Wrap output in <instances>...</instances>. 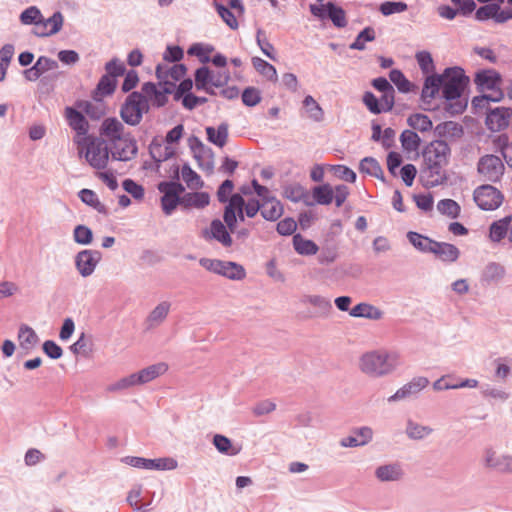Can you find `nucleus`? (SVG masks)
I'll return each mask as SVG.
<instances>
[{"label": "nucleus", "instance_id": "f257e3e1", "mask_svg": "<svg viewBox=\"0 0 512 512\" xmlns=\"http://www.w3.org/2000/svg\"><path fill=\"white\" fill-rule=\"evenodd\" d=\"M450 153L449 145L442 140H434L423 149L420 181L425 187L432 188L446 182L445 167L448 165Z\"/></svg>", "mask_w": 512, "mask_h": 512}, {"label": "nucleus", "instance_id": "f03ea898", "mask_svg": "<svg viewBox=\"0 0 512 512\" xmlns=\"http://www.w3.org/2000/svg\"><path fill=\"white\" fill-rule=\"evenodd\" d=\"M100 134L109 144L112 160L127 162L137 156L135 137L131 132L125 131L123 123L117 118H106L101 124Z\"/></svg>", "mask_w": 512, "mask_h": 512}, {"label": "nucleus", "instance_id": "7ed1b4c3", "mask_svg": "<svg viewBox=\"0 0 512 512\" xmlns=\"http://www.w3.org/2000/svg\"><path fill=\"white\" fill-rule=\"evenodd\" d=\"M402 365L403 357L397 350H372L364 353L359 359L360 371L373 378L392 375Z\"/></svg>", "mask_w": 512, "mask_h": 512}, {"label": "nucleus", "instance_id": "20e7f679", "mask_svg": "<svg viewBox=\"0 0 512 512\" xmlns=\"http://www.w3.org/2000/svg\"><path fill=\"white\" fill-rule=\"evenodd\" d=\"M442 96L449 102L445 105L444 109L451 116L458 115L464 112L467 107V102L460 100L464 92L469 78L465 75L464 70L460 67L446 68L443 73Z\"/></svg>", "mask_w": 512, "mask_h": 512}, {"label": "nucleus", "instance_id": "39448f33", "mask_svg": "<svg viewBox=\"0 0 512 512\" xmlns=\"http://www.w3.org/2000/svg\"><path fill=\"white\" fill-rule=\"evenodd\" d=\"M78 144L85 145V150L82 148L79 153L84 155L91 167L97 170L107 167L111 155L107 140L98 137H86L83 142H78Z\"/></svg>", "mask_w": 512, "mask_h": 512}, {"label": "nucleus", "instance_id": "423d86ee", "mask_svg": "<svg viewBox=\"0 0 512 512\" xmlns=\"http://www.w3.org/2000/svg\"><path fill=\"white\" fill-rule=\"evenodd\" d=\"M149 104L146 97L137 91L130 93L120 109L122 120L131 126L138 125L143 117V113L148 112Z\"/></svg>", "mask_w": 512, "mask_h": 512}, {"label": "nucleus", "instance_id": "0eeeda50", "mask_svg": "<svg viewBox=\"0 0 512 512\" xmlns=\"http://www.w3.org/2000/svg\"><path fill=\"white\" fill-rule=\"evenodd\" d=\"M163 194L161 197V206L165 215H171L178 205H181L182 194L185 191L184 186L176 181H162L157 186Z\"/></svg>", "mask_w": 512, "mask_h": 512}, {"label": "nucleus", "instance_id": "6e6552de", "mask_svg": "<svg viewBox=\"0 0 512 512\" xmlns=\"http://www.w3.org/2000/svg\"><path fill=\"white\" fill-rule=\"evenodd\" d=\"M477 206L485 211H492L500 207L503 202L502 193L492 185L486 184L475 189L473 194Z\"/></svg>", "mask_w": 512, "mask_h": 512}, {"label": "nucleus", "instance_id": "1a4fd4ad", "mask_svg": "<svg viewBox=\"0 0 512 512\" xmlns=\"http://www.w3.org/2000/svg\"><path fill=\"white\" fill-rule=\"evenodd\" d=\"M477 170L484 180L497 182L503 176L505 167L500 157L488 154L479 159Z\"/></svg>", "mask_w": 512, "mask_h": 512}, {"label": "nucleus", "instance_id": "9d476101", "mask_svg": "<svg viewBox=\"0 0 512 512\" xmlns=\"http://www.w3.org/2000/svg\"><path fill=\"white\" fill-rule=\"evenodd\" d=\"M309 9L313 16L321 20L328 17L338 28H343L347 25L344 9L332 2H328L326 5L310 4Z\"/></svg>", "mask_w": 512, "mask_h": 512}, {"label": "nucleus", "instance_id": "9b49d317", "mask_svg": "<svg viewBox=\"0 0 512 512\" xmlns=\"http://www.w3.org/2000/svg\"><path fill=\"white\" fill-rule=\"evenodd\" d=\"M101 259L102 254L98 250H81L75 255L74 258L76 270L83 278H87L95 272V269Z\"/></svg>", "mask_w": 512, "mask_h": 512}, {"label": "nucleus", "instance_id": "f8f14e48", "mask_svg": "<svg viewBox=\"0 0 512 512\" xmlns=\"http://www.w3.org/2000/svg\"><path fill=\"white\" fill-rule=\"evenodd\" d=\"M483 465L498 473L512 474V455H498L492 447H486L483 451Z\"/></svg>", "mask_w": 512, "mask_h": 512}, {"label": "nucleus", "instance_id": "ddd939ff", "mask_svg": "<svg viewBox=\"0 0 512 512\" xmlns=\"http://www.w3.org/2000/svg\"><path fill=\"white\" fill-rule=\"evenodd\" d=\"M232 233L226 224L219 219H214L210 223L208 229L202 230V237L206 241L215 240L219 242L223 247L228 248L233 244V239L230 235Z\"/></svg>", "mask_w": 512, "mask_h": 512}, {"label": "nucleus", "instance_id": "4468645a", "mask_svg": "<svg viewBox=\"0 0 512 512\" xmlns=\"http://www.w3.org/2000/svg\"><path fill=\"white\" fill-rule=\"evenodd\" d=\"M429 385V380L424 376L412 378L409 382L400 387L388 398L389 402H397L416 396Z\"/></svg>", "mask_w": 512, "mask_h": 512}, {"label": "nucleus", "instance_id": "2eb2a0df", "mask_svg": "<svg viewBox=\"0 0 512 512\" xmlns=\"http://www.w3.org/2000/svg\"><path fill=\"white\" fill-rule=\"evenodd\" d=\"M512 122V108L496 107L489 110L485 124L493 132L506 129Z\"/></svg>", "mask_w": 512, "mask_h": 512}, {"label": "nucleus", "instance_id": "dca6fc26", "mask_svg": "<svg viewBox=\"0 0 512 512\" xmlns=\"http://www.w3.org/2000/svg\"><path fill=\"white\" fill-rule=\"evenodd\" d=\"M373 430L369 426L353 428L351 434L340 440L339 444L344 448L365 446L373 439Z\"/></svg>", "mask_w": 512, "mask_h": 512}, {"label": "nucleus", "instance_id": "f3484780", "mask_svg": "<svg viewBox=\"0 0 512 512\" xmlns=\"http://www.w3.org/2000/svg\"><path fill=\"white\" fill-rule=\"evenodd\" d=\"M244 208V198L240 194L230 196L228 204L224 208L223 220L229 230L234 233L237 226V209Z\"/></svg>", "mask_w": 512, "mask_h": 512}, {"label": "nucleus", "instance_id": "a211bd4d", "mask_svg": "<svg viewBox=\"0 0 512 512\" xmlns=\"http://www.w3.org/2000/svg\"><path fill=\"white\" fill-rule=\"evenodd\" d=\"M300 302L315 307L316 310L311 315L312 317H328L333 309L331 300L321 295H304Z\"/></svg>", "mask_w": 512, "mask_h": 512}, {"label": "nucleus", "instance_id": "6ab92c4d", "mask_svg": "<svg viewBox=\"0 0 512 512\" xmlns=\"http://www.w3.org/2000/svg\"><path fill=\"white\" fill-rule=\"evenodd\" d=\"M501 75L493 69L480 70L475 75V84L480 91L495 90L501 83Z\"/></svg>", "mask_w": 512, "mask_h": 512}, {"label": "nucleus", "instance_id": "aec40b11", "mask_svg": "<svg viewBox=\"0 0 512 512\" xmlns=\"http://www.w3.org/2000/svg\"><path fill=\"white\" fill-rule=\"evenodd\" d=\"M65 116L68 124L77 135L86 136L89 131V123L81 111L73 107H66Z\"/></svg>", "mask_w": 512, "mask_h": 512}, {"label": "nucleus", "instance_id": "412c9836", "mask_svg": "<svg viewBox=\"0 0 512 512\" xmlns=\"http://www.w3.org/2000/svg\"><path fill=\"white\" fill-rule=\"evenodd\" d=\"M283 197L293 203L303 202L306 206H313L314 202L310 199L309 192L299 183L287 184L283 186Z\"/></svg>", "mask_w": 512, "mask_h": 512}, {"label": "nucleus", "instance_id": "4be33fe9", "mask_svg": "<svg viewBox=\"0 0 512 512\" xmlns=\"http://www.w3.org/2000/svg\"><path fill=\"white\" fill-rule=\"evenodd\" d=\"M432 254L443 262L453 263L460 257V250L453 244L436 241L433 244Z\"/></svg>", "mask_w": 512, "mask_h": 512}, {"label": "nucleus", "instance_id": "5701e85b", "mask_svg": "<svg viewBox=\"0 0 512 512\" xmlns=\"http://www.w3.org/2000/svg\"><path fill=\"white\" fill-rule=\"evenodd\" d=\"M443 78V74H433L426 77L421 92V99L423 103L428 104L431 102V100L438 93L439 89L442 87L444 80Z\"/></svg>", "mask_w": 512, "mask_h": 512}, {"label": "nucleus", "instance_id": "b1692460", "mask_svg": "<svg viewBox=\"0 0 512 512\" xmlns=\"http://www.w3.org/2000/svg\"><path fill=\"white\" fill-rule=\"evenodd\" d=\"M284 212L283 205L274 196L261 201V215L267 221L278 220Z\"/></svg>", "mask_w": 512, "mask_h": 512}, {"label": "nucleus", "instance_id": "393cba45", "mask_svg": "<svg viewBox=\"0 0 512 512\" xmlns=\"http://www.w3.org/2000/svg\"><path fill=\"white\" fill-rule=\"evenodd\" d=\"M350 316L355 318H365L369 320H380L383 312L376 306L369 303H359L349 311Z\"/></svg>", "mask_w": 512, "mask_h": 512}, {"label": "nucleus", "instance_id": "a878e982", "mask_svg": "<svg viewBox=\"0 0 512 512\" xmlns=\"http://www.w3.org/2000/svg\"><path fill=\"white\" fill-rule=\"evenodd\" d=\"M171 308V303L168 301L160 302L147 316L146 324L148 329L158 327L167 318Z\"/></svg>", "mask_w": 512, "mask_h": 512}, {"label": "nucleus", "instance_id": "bb28decb", "mask_svg": "<svg viewBox=\"0 0 512 512\" xmlns=\"http://www.w3.org/2000/svg\"><path fill=\"white\" fill-rule=\"evenodd\" d=\"M403 474L401 466L397 463L381 465L375 470V476L381 482L398 481Z\"/></svg>", "mask_w": 512, "mask_h": 512}, {"label": "nucleus", "instance_id": "cd10ccee", "mask_svg": "<svg viewBox=\"0 0 512 512\" xmlns=\"http://www.w3.org/2000/svg\"><path fill=\"white\" fill-rule=\"evenodd\" d=\"M210 196L206 192H189L182 195L181 206L184 208L203 209L209 205Z\"/></svg>", "mask_w": 512, "mask_h": 512}, {"label": "nucleus", "instance_id": "c85d7f7f", "mask_svg": "<svg viewBox=\"0 0 512 512\" xmlns=\"http://www.w3.org/2000/svg\"><path fill=\"white\" fill-rule=\"evenodd\" d=\"M505 275V268L496 262L488 263L481 274L480 281L483 284L490 285L500 281Z\"/></svg>", "mask_w": 512, "mask_h": 512}, {"label": "nucleus", "instance_id": "c756f323", "mask_svg": "<svg viewBox=\"0 0 512 512\" xmlns=\"http://www.w3.org/2000/svg\"><path fill=\"white\" fill-rule=\"evenodd\" d=\"M512 223V215L503 217L498 221H494L490 225L489 237L493 242H500L508 233Z\"/></svg>", "mask_w": 512, "mask_h": 512}, {"label": "nucleus", "instance_id": "7c9ffc66", "mask_svg": "<svg viewBox=\"0 0 512 512\" xmlns=\"http://www.w3.org/2000/svg\"><path fill=\"white\" fill-rule=\"evenodd\" d=\"M433 428L430 426L419 424L411 419L407 421L405 433L411 440L420 441L433 433Z\"/></svg>", "mask_w": 512, "mask_h": 512}, {"label": "nucleus", "instance_id": "2f4dec72", "mask_svg": "<svg viewBox=\"0 0 512 512\" xmlns=\"http://www.w3.org/2000/svg\"><path fill=\"white\" fill-rule=\"evenodd\" d=\"M167 370L168 365L164 362H160L140 370L139 372H137V376L140 384L142 385L163 375Z\"/></svg>", "mask_w": 512, "mask_h": 512}, {"label": "nucleus", "instance_id": "473e14b6", "mask_svg": "<svg viewBox=\"0 0 512 512\" xmlns=\"http://www.w3.org/2000/svg\"><path fill=\"white\" fill-rule=\"evenodd\" d=\"M117 80L111 76L103 75L93 91V98L99 100L114 93Z\"/></svg>", "mask_w": 512, "mask_h": 512}, {"label": "nucleus", "instance_id": "72a5a7b5", "mask_svg": "<svg viewBox=\"0 0 512 512\" xmlns=\"http://www.w3.org/2000/svg\"><path fill=\"white\" fill-rule=\"evenodd\" d=\"M206 134L209 142L222 148L225 146L228 139V124L221 123L217 129L209 126L206 128Z\"/></svg>", "mask_w": 512, "mask_h": 512}, {"label": "nucleus", "instance_id": "f704fd0d", "mask_svg": "<svg viewBox=\"0 0 512 512\" xmlns=\"http://www.w3.org/2000/svg\"><path fill=\"white\" fill-rule=\"evenodd\" d=\"M219 275L230 280L239 281L246 277V271L241 264L223 260V266Z\"/></svg>", "mask_w": 512, "mask_h": 512}, {"label": "nucleus", "instance_id": "c9c22d12", "mask_svg": "<svg viewBox=\"0 0 512 512\" xmlns=\"http://www.w3.org/2000/svg\"><path fill=\"white\" fill-rule=\"evenodd\" d=\"M407 239L417 250L423 253H432L433 244L436 242L435 240L414 231H409L407 233Z\"/></svg>", "mask_w": 512, "mask_h": 512}, {"label": "nucleus", "instance_id": "e433bc0d", "mask_svg": "<svg viewBox=\"0 0 512 512\" xmlns=\"http://www.w3.org/2000/svg\"><path fill=\"white\" fill-rule=\"evenodd\" d=\"M359 171L384 181V173L382 167L373 157L363 158L359 163Z\"/></svg>", "mask_w": 512, "mask_h": 512}, {"label": "nucleus", "instance_id": "4c0bfd02", "mask_svg": "<svg viewBox=\"0 0 512 512\" xmlns=\"http://www.w3.org/2000/svg\"><path fill=\"white\" fill-rule=\"evenodd\" d=\"M314 204L329 205L334 199V190L329 184L315 186L312 190Z\"/></svg>", "mask_w": 512, "mask_h": 512}, {"label": "nucleus", "instance_id": "58836bf2", "mask_svg": "<svg viewBox=\"0 0 512 512\" xmlns=\"http://www.w3.org/2000/svg\"><path fill=\"white\" fill-rule=\"evenodd\" d=\"M20 346L25 350H31L39 341L36 332L28 325H21L18 332Z\"/></svg>", "mask_w": 512, "mask_h": 512}, {"label": "nucleus", "instance_id": "ea45409f", "mask_svg": "<svg viewBox=\"0 0 512 512\" xmlns=\"http://www.w3.org/2000/svg\"><path fill=\"white\" fill-rule=\"evenodd\" d=\"M212 443L218 452L225 455L235 456L241 451L240 447H235L228 437L221 434L214 435Z\"/></svg>", "mask_w": 512, "mask_h": 512}, {"label": "nucleus", "instance_id": "a19ab883", "mask_svg": "<svg viewBox=\"0 0 512 512\" xmlns=\"http://www.w3.org/2000/svg\"><path fill=\"white\" fill-rule=\"evenodd\" d=\"M293 246L300 255H314L318 251V246L312 240L302 237L301 234L293 236Z\"/></svg>", "mask_w": 512, "mask_h": 512}, {"label": "nucleus", "instance_id": "79ce46f5", "mask_svg": "<svg viewBox=\"0 0 512 512\" xmlns=\"http://www.w3.org/2000/svg\"><path fill=\"white\" fill-rule=\"evenodd\" d=\"M407 124L413 129V131L417 130L422 133L430 131L433 127L430 118L422 113L411 114L407 118Z\"/></svg>", "mask_w": 512, "mask_h": 512}, {"label": "nucleus", "instance_id": "37998d69", "mask_svg": "<svg viewBox=\"0 0 512 512\" xmlns=\"http://www.w3.org/2000/svg\"><path fill=\"white\" fill-rule=\"evenodd\" d=\"M186 74V67L183 64H174L171 68L167 69L162 65H157L156 76L162 80L170 76L173 80L178 81Z\"/></svg>", "mask_w": 512, "mask_h": 512}, {"label": "nucleus", "instance_id": "c03bdc74", "mask_svg": "<svg viewBox=\"0 0 512 512\" xmlns=\"http://www.w3.org/2000/svg\"><path fill=\"white\" fill-rule=\"evenodd\" d=\"M434 132L439 137L451 136V137H461L463 134V127L453 121H446L438 124Z\"/></svg>", "mask_w": 512, "mask_h": 512}, {"label": "nucleus", "instance_id": "a18cd8bd", "mask_svg": "<svg viewBox=\"0 0 512 512\" xmlns=\"http://www.w3.org/2000/svg\"><path fill=\"white\" fill-rule=\"evenodd\" d=\"M400 142L405 151L415 152L420 147L421 139L415 131L406 129L400 135Z\"/></svg>", "mask_w": 512, "mask_h": 512}, {"label": "nucleus", "instance_id": "49530a36", "mask_svg": "<svg viewBox=\"0 0 512 512\" xmlns=\"http://www.w3.org/2000/svg\"><path fill=\"white\" fill-rule=\"evenodd\" d=\"M252 64L254 68L267 80L272 82L277 81V71L273 65H271L270 63H268L267 61L263 60L260 57H253Z\"/></svg>", "mask_w": 512, "mask_h": 512}, {"label": "nucleus", "instance_id": "de8ad7c7", "mask_svg": "<svg viewBox=\"0 0 512 512\" xmlns=\"http://www.w3.org/2000/svg\"><path fill=\"white\" fill-rule=\"evenodd\" d=\"M78 196L83 203L94 208L97 212L101 214H106L105 205L99 201L97 194L93 190L86 188L82 189L78 193Z\"/></svg>", "mask_w": 512, "mask_h": 512}, {"label": "nucleus", "instance_id": "09e8293b", "mask_svg": "<svg viewBox=\"0 0 512 512\" xmlns=\"http://www.w3.org/2000/svg\"><path fill=\"white\" fill-rule=\"evenodd\" d=\"M177 461L171 457L146 459V470H173L177 468Z\"/></svg>", "mask_w": 512, "mask_h": 512}, {"label": "nucleus", "instance_id": "8fccbe9b", "mask_svg": "<svg viewBox=\"0 0 512 512\" xmlns=\"http://www.w3.org/2000/svg\"><path fill=\"white\" fill-rule=\"evenodd\" d=\"M75 106L80 111H83L91 119H100L104 114V109L90 101L79 100L75 103Z\"/></svg>", "mask_w": 512, "mask_h": 512}, {"label": "nucleus", "instance_id": "3c124183", "mask_svg": "<svg viewBox=\"0 0 512 512\" xmlns=\"http://www.w3.org/2000/svg\"><path fill=\"white\" fill-rule=\"evenodd\" d=\"M438 211L452 219L459 216L461 208L459 204L452 199H442L437 204Z\"/></svg>", "mask_w": 512, "mask_h": 512}, {"label": "nucleus", "instance_id": "603ef678", "mask_svg": "<svg viewBox=\"0 0 512 512\" xmlns=\"http://www.w3.org/2000/svg\"><path fill=\"white\" fill-rule=\"evenodd\" d=\"M182 178L187 184V186L191 189H199L203 186V181L201 180V177L191 169V167L188 164H184L182 166Z\"/></svg>", "mask_w": 512, "mask_h": 512}, {"label": "nucleus", "instance_id": "864d4df0", "mask_svg": "<svg viewBox=\"0 0 512 512\" xmlns=\"http://www.w3.org/2000/svg\"><path fill=\"white\" fill-rule=\"evenodd\" d=\"M189 146L194 153V157L200 161L205 156H212L213 151L211 148L206 147L203 142L196 136H191L188 139Z\"/></svg>", "mask_w": 512, "mask_h": 512}, {"label": "nucleus", "instance_id": "5fc2aeb1", "mask_svg": "<svg viewBox=\"0 0 512 512\" xmlns=\"http://www.w3.org/2000/svg\"><path fill=\"white\" fill-rule=\"evenodd\" d=\"M375 39V30L372 27L364 28L350 45V49L364 50L365 42H371Z\"/></svg>", "mask_w": 512, "mask_h": 512}, {"label": "nucleus", "instance_id": "6e6d98bb", "mask_svg": "<svg viewBox=\"0 0 512 512\" xmlns=\"http://www.w3.org/2000/svg\"><path fill=\"white\" fill-rule=\"evenodd\" d=\"M141 385L137 376V373H132L126 377L119 379L117 382L108 386L109 392H116L130 387Z\"/></svg>", "mask_w": 512, "mask_h": 512}, {"label": "nucleus", "instance_id": "4d7b16f0", "mask_svg": "<svg viewBox=\"0 0 512 512\" xmlns=\"http://www.w3.org/2000/svg\"><path fill=\"white\" fill-rule=\"evenodd\" d=\"M389 78L392 83L396 85L398 90L402 93H408L411 90V83L405 77L402 71L398 69H392L389 73Z\"/></svg>", "mask_w": 512, "mask_h": 512}, {"label": "nucleus", "instance_id": "13d9d810", "mask_svg": "<svg viewBox=\"0 0 512 512\" xmlns=\"http://www.w3.org/2000/svg\"><path fill=\"white\" fill-rule=\"evenodd\" d=\"M500 9V5L496 3L486 4L484 6L479 7L476 10L475 18L478 21H486L489 19H494L496 22L497 19V11Z\"/></svg>", "mask_w": 512, "mask_h": 512}, {"label": "nucleus", "instance_id": "bf43d9fd", "mask_svg": "<svg viewBox=\"0 0 512 512\" xmlns=\"http://www.w3.org/2000/svg\"><path fill=\"white\" fill-rule=\"evenodd\" d=\"M73 239L77 244L89 245L93 241V232L86 225H77L73 231Z\"/></svg>", "mask_w": 512, "mask_h": 512}, {"label": "nucleus", "instance_id": "052dcab7", "mask_svg": "<svg viewBox=\"0 0 512 512\" xmlns=\"http://www.w3.org/2000/svg\"><path fill=\"white\" fill-rule=\"evenodd\" d=\"M303 104L306 107L307 112L309 113V117L312 120H314L316 122H320L323 120V118H324L323 110L312 96H310V95L306 96L304 98Z\"/></svg>", "mask_w": 512, "mask_h": 512}, {"label": "nucleus", "instance_id": "680f3d73", "mask_svg": "<svg viewBox=\"0 0 512 512\" xmlns=\"http://www.w3.org/2000/svg\"><path fill=\"white\" fill-rule=\"evenodd\" d=\"M408 9V5L405 2H391L386 1L380 4L379 11L384 16H390L395 13H402Z\"/></svg>", "mask_w": 512, "mask_h": 512}, {"label": "nucleus", "instance_id": "e2e57ef3", "mask_svg": "<svg viewBox=\"0 0 512 512\" xmlns=\"http://www.w3.org/2000/svg\"><path fill=\"white\" fill-rule=\"evenodd\" d=\"M42 17L41 11L36 6H30L20 14V21L24 25H34Z\"/></svg>", "mask_w": 512, "mask_h": 512}, {"label": "nucleus", "instance_id": "0e129e2a", "mask_svg": "<svg viewBox=\"0 0 512 512\" xmlns=\"http://www.w3.org/2000/svg\"><path fill=\"white\" fill-rule=\"evenodd\" d=\"M261 99V93L255 87H247L242 92V102L248 107L256 106L260 103Z\"/></svg>", "mask_w": 512, "mask_h": 512}, {"label": "nucleus", "instance_id": "69168bd1", "mask_svg": "<svg viewBox=\"0 0 512 512\" xmlns=\"http://www.w3.org/2000/svg\"><path fill=\"white\" fill-rule=\"evenodd\" d=\"M415 58L424 74H428L434 70L433 58L428 51L417 52Z\"/></svg>", "mask_w": 512, "mask_h": 512}, {"label": "nucleus", "instance_id": "338daca9", "mask_svg": "<svg viewBox=\"0 0 512 512\" xmlns=\"http://www.w3.org/2000/svg\"><path fill=\"white\" fill-rule=\"evenodd\" d=\"M331 170L335 177L346 182L354 183L356 181V173L345 165H333Z\"/></svg>", "mask_w": 512, "mask_h": 512}, {"label": "nucleus", "instance_id": "774afa93", "mask_svg": "<svg viewBox=\"0 0 512 512\" xmlns=\"http://www.w3.org/2000/svg\"><path fill=\"white\" fill-rule=\"evenodd\" d=\"M501 154L507 165L512 168V141L509 142L506 136H500L498 139Z\"/></svg>", "mask_w": 512, "mask_h": 512}]
</instances>
